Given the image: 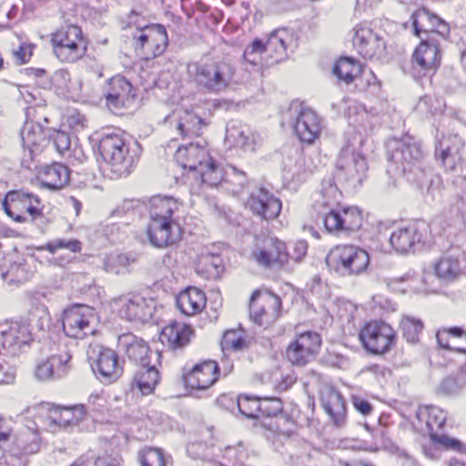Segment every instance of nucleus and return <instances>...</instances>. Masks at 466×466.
I'll return each mask as SVG.
<instances>
[{
	"instance_id": "obj_56",
	"label": "nucleus",
	"mask_w": 466,
	"mask_h": 466,
	"mask_svg": "<svg viewBox=\"0 0 466 466\" xmlns=\"http://www.w3.org/2000/svg\"><path fill=\"white\" fill-rule=\"evenodd\" d=\"M35 375L37 380L42 381L55 380V377L52 373L51 366L47 364L46 360L41 361L36 366Z\"/></svg>"
},
{
	"instance_id": "obj_61",
	"label": "nucleus",
	"mask_w": 466,
	"mask_h": 466,
	"mask_svg": "<svg viewBox=\"0 0 466 466\" xmlns=\"http://www.w3.org/2000/svg\"><path fill=\"white\" fill-rule=\"evenodd\" d=\"M13 432V427L10 420L0 418V442L9 441Z\"/></svg>"
},
{
	"instance_id": "obj_46",
	"label": "nucleus",
	"mask_w": 466,
	"mask_h": 466,
	"mask_svg": "<svg viewBox=\"0 0 466 466\" xmlns=\"http://www.w3.org/2000/svg\"><path fill=\"white\" fill-rule=\"evenodd\" d=\"M140 466H167L164 451L159 448L144 447L137 452Z\"/></svg>"
},
{
	"instance_id": "obj_58",
	"label": "nucleus",
	"mask_w": 466,
	"mask_h": 466,
	"mask_svg": "<svg viewBox=\"0 0 466 466\" xmlns=\"http://www.w3.org/2000/svg\"><path fill=\"white\" fill-rule=\"evenodd\" d=\"M70 144L71 142L69 136L65 132L57 133L54 138V145L60 154H64L65 152L68 151L70 148Z\"/></svg>"
},
{
	"instance_id": "obj_7",
	"label": "nucleus",
	"mask_w": 466,
	"mask_h": 466,
	"mask_svg": "<svg viewBox=\"0 0 466 466\" xmlns=\"http://www.w3.org/2000/svg\"><path fill=\"white\" fill-rule=\"evenodd\" d=\"M3 208L6 215L16 222H35L43 217L39 208L40 199L37 196L22 190L9 191L3 201Z\"/></svg>"
},
{
	"instance_id": "obj_28",
	"label": "nucleus",
	"mask_w": 466,
	"mask_h": 466,
	"mask_svg": "<svg viewBox=\"0 0 466 466\" xmlns=\"http://www.w3.org/2000/svg\"><path fill=\"white\" fill-rule=\"evenodd\" d=\"M117 347L127 358L144 368L149 364V347L141 338L132 333H125L118 337Z\"/></svg>"
},
{
	"instance_id": "obj_42",
	"label": "nucleus",
	"mask_w": 466,
	"mask_h": 466,
	"mask_svg": "<svg viewBox=\"0 0 466 466\" xmlns=\"http://www.w3.org/2000/svg\"><path fill=\"white\" fill-rule=\"evenodd\" d=\"M414 33L420 36V32H425L428 35L436 29L441 18L431 13L428 9L422 8L417 10L411 16Z\"/></svg>"
},
{
	"instance_id": "obj_59",
	"label": "nucleus",
	"mask_w": 466,
	"mask_h": 466,
	"mask_svg": "<svg viewBox=\"0 0 466 466\" xmlns=\"http://www.w3.org/2000/svg\"><path fill=\"white\" fill-rule=\"evenodd\" d=\"M31 56L32 47L28 45H22L17 50L14 51V56L18 64L27 63Z\"/></svg>"
},
{
	"instance_id": "obj_43",
	"label": "nucleus",
	"mask_w": 466,
	"mask_h": 466,
	"mask_svg": "<svg viewBox=\"0 0 466 466\" xmlns=\"http://www.w3.org/2000/svg\"><path fill=\"white\" fill-rule=\"evenodd\" d=\"M159 380L160 376L158 370L155 366L148 364V366L145 368L141 366L140 370L137 371L134 382L144 395H147L153 392Z\"/></svg>"
},
{
	"instance_id": "obj_2",
	"label": "nucleus",
	"mask_w": 466,
	"mask_h": 466,
	"mask_svg": "<svg viewBox=\"0 0 466 466\" xmlns=\"http://www.w3.org/2000/svg\"><path fill=\"white\" fill-rule=\"evenodd\" d=\"M338 196L337 186L329 184L322 188L313 205V209L322 219L326 230L331 234L349 235L358 231L363 224L361 211L357 207L334 208V206L338 204Z\"/></svg>"
},
{
	"instance_id": "obj_30",
	"label": "nucleus",
	"mask_w": 466,
	"mask_h": 466,
	"mask_svg": "<svg viewBox=\"0 0 466 466\" xmlns=\"http://www.w3.org/2000/svg\"><path fill=\"white\" fill-rule=\"evenodd\" d=\"M40 409H46L49 411L50 421L60 427H66L80 421L86 414V407L84 404H77L70 407H56L50 409L49 404H42Z\"/></svg>"
},
{
	"instance_id": "obj_63",
	"label": "nucleus",
	"mask_w": 466,
	"mask_h": 466,
	"mask_svg": "<svg viewBox=\"0 0 466 466\" xmlns=\"http://www.w3.org/2000/svg\"><path fill=\"white\" fill-rule=\"evenodd\" d=\"M450 34V27L449 25L444 21L441 20L440 24H438L436 29L431 33V35H428V37H434L437 39V36L440 35L441 38L445 39L447 35Z\"/></svg>"
},
{
	"instance_id": "obj_26",
	"label": "nucleus",
	"mask_w": 466,
	"mask_h": 466,
	"mask_svg": "<svg viewBox=\"0 0 466 466\" xmlns=\"http://www.w3.org/2000/svg\"><path fill=\"white\" fill-rule=\"evenodd\" d=\"M205 141H197L179 147L175 154L177 162L184 168L198 171L210 157Z\"/></svg>"
},
{
	"instance_id": "obj_36",
	"label": "nucleus",
	"mask_w": 466,
	"mask_h": 466,
	"mask_svg": "<svg viewBox=\"0 0 466 466\" xmlns=\"http://www.w3.org/2000/svg\"><path fill=\"white\" fill-rule=\"evenodd\" d=\"M23 146L33 158L47 143L46 135L39 123L26 122L21 132Z\"/></svg>"
},
{
	"instance_id": "obj_40",
	"label": "nucleus",
	"mask_w": 466,
	"mask_h": 466,
	"mask_svg": "<svg viewBox=\"0 0 466 466\" xmlns=\"http://www.w3.org/2000/svg\"><path fill=\"white\" fill-rule=\"evenodd\" d=\"M434 273L438 279L444 282H452L461 275L459 259L451 255H444L433 266Z\"/></svg>"
},
{
	"instance_id": "obj_37",
	"label": "nucleus",
	"mask_w": 466,
	"mask_h": 466,
	"mask_svg": "<svg viewBox=\"0 0 466 466\" xmlns=\"http://www.w3.org/2000/svg\"><path fill=\"white\" fill-rule=\"evenodd\" d=\"M436 338L442 349L466 352V333L461 328L441 329L438 330Z\"/></svg>"
},
{
	"instance_id": "obj_22",
	"label": "nucleus",
	"mask_w": 466,
	"mask_h": 466,
	"mask_svg": "<svg viewBox=\"0 0 466 466\" xmlns=\"http://www.w3.org/2000/svg\"><path fill=\"white\" fill-rule=\"evenodd\" d=\"M441 59L438 39L434 37L421 38L420 46L413 53L412 65L415 69H419L426 75L437 70L441 65Z\"/></svg>"
},
{
	"instance_id": "obj_15",
	"label": "nucleus",
	"mask_w": 466,
	"mask_h": 466,
	"mask_svg": "<svg viewBox=\"0 0 466 466\" xmlns=\"http://www.w3.org/2000/svg\"><path fill=\"white\" fill-rule=\"evenodd\" d=\"M281 299L269 291L253 292L249 301L250 319L259 326L268 327L280 316Z\"/></svg>"
},
{
	"instance_id": "obj_64",
	"label": "nucleus",
	"mask_w": 466,
	"mask_h": 466,
	"mask_svg": "<svg viewBox=\"0 0 466 466\" xmlns=\"http://www.w3.org/2000/svg\"><path fill=\"white\" fill-rule=\"evenodd\" d=\"M119 459L113 456L99 457L95 462V466H119Z\"/></svg>"
},
{
	"instance_id": "obj_32",
	"label": "nucleus",
	"mask_w": 466,
	"mask_h": 466,
	"mask_svg": "<svg viewBox=\"0 0 466 466\" xmlns=\"http://www.w3.org/2000/svg\"><path fill=\"white\" fill-rule=\"evenodd\" d=\"M192 335L193 329L190 326L180 322H174L162 329L160 340L170 349L177 350L187 345Z\"/></svg>"
},
{
	"instance_id": "obj_18",
	"label": "nucleus",
	"mask_w": 466,
	"mask_h": 466,
	"mask_svg": "<svg viewBox=\"0 0 466 466\" xmlns=\"http://www.w3.org/2000/svg\"><path fill=\"white\" fill-rule=\"evenodd\" d=\"M427 232L426 224L410 223L396 228L390 235V242L398 253L413 252L417 246L425 241Z\"/></svg>"
},
{
	"instance_id": "obj_4",
	"label": "nucleus",
	"mask_w": 466,
	"mask_h": 466,
	"mask_svg": "<svg viewBox=\"0 0 466 466\" xmlns=\"http://www.w3.org/2000/svg\"><path fill=\"white\" fill-rule=\"evenodd\" d=\"M326 262L331 269L342 276L359 275L367 268L370 256L359 247L339 245L329 252Z\"/></svg>"
},
{
	"instance_id": "obj_39",
	"label": "nucleus",
	"mask_w": 466,
	"mask_h": 466,
	"mask_svg": "<svg viewBox=\"0 0 466 466\" xmlns=\"http://www.w3.org/2000/svg\"><path fill=\"white\" fill-rule=\"evenodd\" d=\"M325 411L333 420L334 423L340 427L344 423L346 408L345 402L339 392L328 390L321 399Z\"/></svg>"
},
{
	"instance_id": "obj_51",
	"label": "nucleus",
	"mask_w": 466,
	"mask_h": 466,
	"mask_svg": "<svg viewBox=\"0 0 466 466\" xmlns=\"http://www.w3.org/2000/svg\"><path fill=\"white\" fill-rule=\"evenodd\" d=\"M238 408L239 412L249 419L259 418V399L250 395H240L238 398Z\"/></svg>"
},
{
	"instance_id": "obj_60",
	"label": "nucleus",
	"mask_w": 466,
	"mask_h": 466,
	"mask_svg": "<svg viewBox=\"0 0 466 466\" xmlns=\"http://www.w3.org/2000/svg\"><path fill=\"white\" fill-rule=\"evenodd\" d=\"M352 403L355 409L365 416L372 411V406L370 402L360 397L353 396Z\"/></svg>"
},
{
	"instance_id": "obj_29",
	"label": "nucleus",
	"mask_w": 466,
	"mask_h": 466,
	"mask_svg": "<svg viewBox=\"0 0 466 466\" xmlns=\"http://www.w3.org/2000/svg\"><path fill=\"white\" fill-rule=\"evenodd\" d=\"M444 421L445 416L441 410L432 408L428 411V420L426 424L432 441L446 449L466 453L465 444L454 438H451L446 435H438L437 432H435V431L442 427Z\"/></svg>"
},
{
	"instance_id": "obj_12",
	"label": "nucleus",
	"mask_w": 466,
	"mask_h": 466,
	"mask_svg": "<svg viewBox=\"0 0 466 466\" xmlns=\"http://www.w3.org/2000/svg\"><path fill=\"white\" fill-rule=\"evenodd\" d=\"M387 148L389 160L404 175L417 167L422 157L420 147L411 137L390 139Z\"/></svg>"
},
{
	"instance_id": "obj_1",
	"label": "nucleus",
	"mask_w": 466,
	"mask_h": 466,
	"mask_svg": "<svg viewBox=\"0 0 466 466\" xmlns=\"http://www.w3.org/2000/svg\"><path fill=\"white\" fill-rule=\"evenodd\" d=\"M181 206V203L172 197L154 196L149 198L147 209L150 222L147 237L153 246L165 248L178 239V213Z\"/></svg>"
},
{
	"instance_id": "obj_45",
	"label": "nucleus",
	"mask_w": 466,
	"mask_h": 466,
	"mask_svg": "<svg viewBox=\"0 0 466 466\" xmlns=\"http://www.w3.org/2000/svg\"><path fill=\"white\" fill-rule=\"evenodd\" d=\"M71 354L66 351H61L47 358L46 360L51 366L52 373L55 380L66 376L71 369Z\"/></svg>"
},
{
	"instance_id": "obj_48",
	"label": "nucleus",
	"mask_w": 466,
	"mask_h": 466,
	"mask_svg": "<svg viewBox=\"0 0 466 466\" xmlns=\"http://www.w3.org/2000/svg\"><path fill=\"white\" fill-rule=\"evenodd\" d=\"M134 259L125 254H110L104 259V268L108 273L125 274Z\"/></svg>"
},
{
	"instance_id": "obj_31",
	"label": "nucleus",
	"mask_w": 466,
	"mask_h": 466,
	"mask_svg": "<svg viewBox=\"0 0 466 466\" xmlns=\"http://www.w3.org/2000/svg\"><path fill=\"white\" fill-rule=\"evenodd\" d=\"M226 141L233 147L254 151L260 142V137L251 131L248 127L233 124L227 128Z\"/></svg>"
},
{
	"instance_id": "obj_17",
	"label": "nucleus",
	"mask_w": 466,
	"mask_h": 466,
	"mask_svg": "<svg viewBox=\"0 0 466 466\" xmlns=\"http://www.w3.org/2000/svg\"><path fill=\"white\" fill-rule=\"evenodd\" d=\"M118 314L128 321L144 323L148 321L155 310V301L138 294H129L115 300Z\"/></svg>"
},
{
	"instance_id": "obj_27",
	"label": "nucleus",
	"mask_w": 466,
	"mask_h": 466,
	"mask_svg": "<svg viewBox=\"0 0 466 466\" xmlns=\"http://www.w3.org/2000/svg\"><path fill=\"white\" fill-rule=\"evenodd\" d=\"M218 378V366L216 361L207 360L197 364L184 380L191 389L205 390L213 385Z\"/></svg>"
},
{
	"instance_id": "obj_44",
	"label": "nucleus",
	"mask_w": 466,
	"mask_h": 466,
	"mask_svg": "<svg viewBox=\"0 0 466 466\" xmlns=\"http://www.w3.org/2000/svg\"><path fill=\"white\" fill-rule=\"evenodd\" d=\"M197 173L200 176L202 183L209 187L218 186L224 177L222 168H220L211 157L202 164Z\"/></svg>"
},
{
	"instance_id": "obj_53",
	"label": "nucleus",
	"mask_w": 466,
	"mask_h": 466,
	"mask_svg": "<svg viewBox=\"0 0 466 466\" xmlns=\"http://www.w3.org/2000/svg\"><path fill=\"white\" fill-rule=\"evenodd\" d=\"M282 410V401L278 398L259 399V417H275Z\"/></svg>"
},
{
	"instance_id": "obj_3",
	"label": "nucleus",
	"mask_w": 466,
	"mask_h": 466,
	"mask_svg": "<svg viewBox=\"0 0 466 466\" xmlns=\"http://www.w3.org/2000/svg\"><path fill=\"white\" fill-rule=\"evenodd\" d=\"M197 83L211 93H220L237 83L236 67L227 60L205 63L197 67Z\"/></svg>"
},
{
	"instance_id": "obj_54",
	"label": "nucleus",
	"mask_w": 466,
	"mask_h": 466,
	"mask_svg": "<svg viewBox=\"0 0 466 466\" xmlns=\"http://www.w3.org/2000/svg\"><path fill=\"white\" fill-rule=\"evenodd\" d=\"M227 175L228 178L225 180V182H229L232 184L233 187L231 188V191L234 194H238L241 192L248 183L246 173L238 170L235 167H230L229 172Z\"/></svg>"
},
{
	"instance_id": "obj_5",
	"label": "nucleus",
	"mask_w": 466,
	"mask_h": 466,
	"mask_svg": "<svg viewBox=\"0 0 466 466\" xmlns=\"http://www.w3.org/2000/svg\"><path fill=\"white\" fill-rule=\"evenodd\" d=\"M98 149L111 171L118 177L127 176L134 164V157L129 154L128 145L121 136L106 135L99 142Z\"/></svg>"
},
{
	"instance_id": "obj_47",
	"label": "nucleus",
	"mask_w": 466,
	"mask_h": 466,
	"mask_svg": "<svg viewBox=\"0 0 466 466\" xmlns=\"http://www.w3.org/2000/svg\"><path fill=\"white\" fill-rule=\"evenodd\" d=\"M248 347V337L243 329H232L225 332L222 340L224 350L240 351Z\"/></svg>"
},
{
	"instance_id": "obj_49",
	"label": "nucleus",
	"mask_w": 466,
	"mask_h": 466,
	"mask_svg": "<svg viewBox=\"0 0 466 466\" xmlns=\"http://www.w3.org/2000/svg\"><path fill=\"white\" fill-rule=\"evenodd\" d=\"M400 329L407 341L415 343L419 341V336L423 329V323L419 319L404 316L400 321Z\"/></svg>"
},
{
	"instance_id": "obj_52",
	"label": "nucleus",
	"mask_w": 466,
	"mask_h": 466,
	"mask_svg": "<svg viewBox=\"0 0 466 466\" xmlns=\"http://www.w3.org/2000/svg\"><path fill=\"white\" fill-rule=\"evenodd\" d=\"M59 248H66L74 253H77L82 249V243L77 239L56 238L42 248V249L48 250L52 254Z\"/></svg>"
},
{
	"instance_id": "obj_8",
	"label": "nucleus",
	"mask_w": 466,
	"mask_h": 466,
	"mask_svg": "<svg viewBox=\"0 0 466 466\" xmlns=\"http://www.w3.org/2000/svg\"><path fill=\"white\" fill-rule=\"evenodd\" d=\"M87 358L94 373L104 383L115 382L123 373L118 355L111 349L97 344L90 345Z\"/></svg>"
},
{
	"instance_id": "obj_50",
	"label": "nucleus",
	"mask_w": 466,
	"mask_h": 466,
	"mask_svg": "<svg viewBox=\"0 0 466 466\" xmlns=\"http://www.w3.org/2000/svg\"><path fill=\"white\" fill-rule=\"evenodd\" d=\"M262 40L256 39L248 46L243 54L244 59L251 65L270 66L266 52H264Z\"/></svg>"
},
{
	"instance_id": "obj_14",
	"label": "nucleus",
	"mask_w": 466,
	"mask_h": 466,
	"mask_svg": "<svg viewBox=\"0 0 466 466\" xmlns=\"http://www.w3.org/2000/svg\"><path fill=\"white\" fill-rule=\"evenodd\" d=\"M133 39L136 50H140L141 56L147 60L161 56L168 44L167 30L159 24L137 29Z\"/></svg>"
},
{
	"instance_id": "obj_9",
	"label": "nucleus",
	"mask_w": 466,
	"mask_h": 466,
	"mask_svg": "<svg viewBox=\"0 0 466 466\" xmlns=\"http://www.w3.org/2000/svg\"><path fill=\"white\" fill-rule=\"evenodd\" d=\"M368 169L366 157L348 141L341 147L336 161L338 177L360 185L366 178Z\"/></svg>"
},
{
	"instance_id": "obj_20",
	"label": "nucleus",
	"mask_w": 466,
	"mask_h": 466,
	"mask_svg": "<svg viewBox=\"0 0 466 466\" xmlns=\"http://www.w3.org/2000/svg\"><path fill=\"white\" fill-rule=\"evenodd\" d=\"M353 46L364 58L379 60L386 54L385 42L369 27L360 26L356 28Z\"/></svg>"
},
{
	"instance_id": "obj_25",
	"label": "nucleus",
	"mask_w": 466,
	"mask_h": 466,
	"mask_svg": "<svg viewBox=\"0 0 466 466\" xmlns=\"http://www.w3.org/2000/svg\"><path fill=\"white\" fill-rule=\"evenodd\" d=\"M293 129L300 141L311 144L320 133L319 117L312 109L301 107L293 123Z\"/></svg>"
},
{
	"instance_id": "obj_6",
	"label": "nucleus",
	"mask_w": 466,
	"mask_h": 466,
	"mask_svg": "<svg viewBox=\"0 0 466 466\" xmlns=\"http://www.w3.org/2000/svg\"><path fill=\"white\" fill-rule=\"evenodd\" d=\"M51 43L54 54L62 62L74 63L86 52L82 30L76 25H67L53 33Z\"/></svg>"
},
{
	"instance_id": "obj_19",
	"label": "nucleus",
	"mask_w": 466,
	"mask_h": 466,
	"mask_svg": "<svg viewBox=\"0 0 466 466\" xmlns=\"http://www.w3.org/2000/svg\"><path fill=\"white\" fill-rule=\"evenodd\" d=\"M104 96L108 108L115 112L130 104L136 94L131 83L123 76L116 75L106 82Z\"/></svg>"
},
{
	"instance_id": "obj_38",
	"label": "nucleus",
	"mask_w": 466,
	"mask_h": 466,
	"mask_svg": "<svg viewBox=\"0 0 466 466\" xmlns=\"http://www.w3.org/2000/svg\"><path fill=\"white\" fill-rule=\"evenodd\" d=\"M285 30H275L263 43V50L266 52L270 66L280 62L286 56V37Z\"/></svg>"
},
{
	"instance_id": "obj_33",
	"label": "nucleus",
	"mask_w": 466,
	"mask_h": 466,
	"mask_svg": "<svg viewBox=\"0 0 466 466\" xmlns=\"http://www.w3.org/2000/svg\"><path fill=\"white\" fill-rule=\"evenodd\" d=\"M70 170L67 167L54 163L45 167L38 174V179L42 187L58 190L66 186L69 182Z\"/></svg>"
},
{
	"instance_id": "obj_13",
	"label": "nucleus",
	"mask_w": 466,
	"mask_h": 466,
	"mask_svg": "<svg viewBox=\"0 0 466 466\" xmlns=\"http://www.w3.org/2000/svg\"><path fill=\"white\" fill-rule=\"evenodd\" d=\"M29 324L21 321L0 323V353L17 356L32 342Z\"/></svg>"
},
{
	"instance_id": "obj_62",
	"label": "nucleus",
	"mask_w": 466,
	"mask_h": 466,
	"mask_svg": "<svg viewBox=\"0 0 466 466\" xmlns=\"http://www.w3.org/2000/svg\"><path fill=\"white\" fill-rule=\"evenodd\" d=\"M105 399L99 392L90 394L87 400V405L90 409L96 410L104 405Z\"/></svg>"
},
{
	"instance_id": "obj_34",
	"label": "nucleus",
	"mask_w": 466,
	"mask_h": 466,
	"mask_svg": "<svg viewBox=\"0 0 466 466\" xmlns=\"http://www.w3.org/2000/svg\"><path fill=\"white\" fill-rule=\"evenodd\" d=\"M177 117V130L181 136H199L204 125L203 120L197 114L187 109H177L172 116H167L166 122H171L173 117Z\"/></svg>"
},
{
	"instance_id": "obj_10",
	"label": "nucleus",
	"mask_w": 466,
	"mask_h": 466,
	"mask_svg": "<svg viewBox=\"0 0 466 466\" xmlns=\"http://www.w3.org/2000/svg\"><path fill=\"white\" fill-rule=\"evenodd\" d=\"M95 309L86 305H74L64 310L63 329L66 336L84 339L96 331Z\"/></svg>"
},
{
	"instance_id": "obj_35",
	"label": "nucleus",
	"mask_w": 466,
	"mask_h": 466,
	"mask_svg": "<svg viewBox=\"0 0 466 466\" xmlns=\"http://www.w3.org/2000/svg\"><path fill=\"white\" fill-rule=\"evenodd\" d=\"M207 299L205 293L198 288L190 287L180 292L177 298V306L180 311L192 316L201 312L206 307Z\"/></svg>"
},
{
	"instance_id": "obj_21",
	"label": "nucleus",
	"mask_w": 466,
	"mask_h": 466,
	"mask_svg": "<svg viewBox=\"0 0 466 466\" xmlns=\"http://www.w3.org/2000/svg\"><path fill=\"white\" fill-rule=\"evenodd\" d=\"M252 258L260 266L273 268L283 267L289 261V255L284 242L276 238H268L262 247L253 250Z\"/></svg>"
},
{
	"instance_id": "obj_23",
	"label": "nucleus",
	"mask_w": 466,
	"mask_h": 466,
	"mask_svg": "<svg viewBox=\"0 0 466 466\" xmlns=\"http://www.w3.org/2000/svg\"><path fill=\"white\" fill-rule=\"evenodd\" d=\"M247 206L254 215L264 219L277 218L282 207L280 200L263 187H259L250 194Z\"/></svg>"
},
{
	"instance_id": "obj_16",
	"label": "nucleus",
	"mask_w": 466,
	"mask_h": 466,
	"mask_svg": "<svg viewBox=\"0 0 466 466\" xmlns=\"http://www.w3.org/2000/svg\"><path fill=\"white\" fill-rule=\"evenodd\" d=\"M321 338L315 331L297 335L286 350L287 360L294 366L304 367L313 361L319 352Z\"/></svg>"
},
{
	"instance_id": "obj_57",
	"label": "nucleus",
	"mask_w": 466,
	"mask_h": 466,
	"mask_svg": "<svg viewBox=\"0 0 466 466\" xmlns=\"http://www.w3.org/2000/svg\"><path fill=\"white\" fill-rule=\"evenodd\" d=\"M15 378V370L6 362L0 361V384H10Z\"/></svg>"
},
{
	"instance_id": "obj_55",
	"label": "nucleus",
	"mask_w": 466,
	"mask_h": 466,
	"mask_svg": "<svg viewBox=\"0 0 466 466\" xmlns=\"http://www.w3.org/2000/svg\"><path fill=\"white\" fill-rule=\"evenodd\" d=\"M377 81V77L371 70L362 67V71L357 77L354 85L359 91H364L369 86H376Z\"/></svg>"
},
{
	"instance_id": "obj_11",
	"label": "nucleus",
	"mask_w": 466,
	"mask_h": 466,
	"mask_svg": "<svg viewBox=\"0 0 466 466\" xmlns=\"http://www.w3.org/2000/svg\"><path fill=\"white\" fill-rule=\"evenodd\" d=\"M359 338L364 348L373 354H384L396 343V333L386 322L370 321L360 330Z\"/></svg>"
},
{
	"instance_id": "obj_24",
	"label": "nucleus",
	"mask_w": 466,
	"mask_h": 466,
	"mask_svg": "<svg viewBox=\"0 0 466 466\" xmlns=\"http://www.w3.org/2000/svg\"><path fill=\"white\" fill-rule=\"evenodd\" d=\"M464 144L458 136L443 137L436 147L435 155L442 166L453 171L462 164Z\"/></svg>"
},
{
	"instance_id": "obj_41",
	"label": "nucleus",
	"mask_w": 466,
	"mask_h": 466,
	"mask_svg": "<svg viewBox=\"0 0 466 466\" xmlns=\"http://www.w3.org/2000/svg\"><path fill=\"white\" fill-rule=\"evenodd\" d=\"M361 71L360 63L350 57H340L333 67V74L347 85L355 83Z\"/></svg>"
}]
</instances>
